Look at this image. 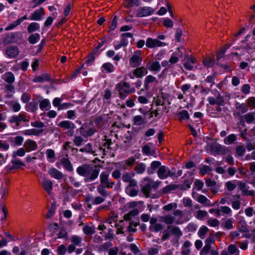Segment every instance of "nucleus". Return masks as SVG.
I'll return each mask as SVG.
<instances>
[{
    "instance_id": "obj_26",
    "label": "nucleus",
    "mask_w": 255,
    "mask_h": 255,
    "mask_svg": "<svg viewBox=\"0 0 255 255\" xmlns=\"http://www.w3.org/2000/svg\"><path fill=\"white\" fill-rule=\"evenodd\" d=\"M44 8L40 7L39 9L35 10L32 13L30 18L31 20H39L41 19V16L44 14Z\"/></svg>"
},
{
    "instance_id": "obj_27",
    "label": "nucleus",
    "mask_w": 255,
    "mask_h": 255,
    "mask_svg": "<svg viewBox=\"0 0 255 255\" xmlns=\"http://www.w3.org/2000/svg\"><path fill=\"white\" fill-rule=\"evenodd\" d=\"M51 81V78L47 73H44L41 75L37 76L34 77L33 81L35 83H42L44 81Z\"/></svg>"
},
{
    "instance_id": "obj_11",
    "label": "nucleus",
    "mask_w": 255,
    "mask_h": 255,
    "mask_svg": "<svg viewBox=\"0 0 255 255\" xmlns=\"http://www.w3.org/2000/svg\"><path fill=\"white\" fill-rule=\"evenodd\" d=\"M145 45L147 47L151 49L165 46L166 44L157 39L148 37L146 40Z\"/></svg>"
},
{
    "instance_id": "obj_6",
    "label": "nucleus",
    "mask_w": 255,
    "mask_h": 255,
    "mask_svg": "<svg viewBox=\"0 0 255 255\" xmlns=\"http://www.w3.org/2000/svg\"><path fill=\"white\" fill-rule=\"evenodd\" d=\"M58 126L64 129L68 130L65 132L68 136H73L74 129L76 128V126L72 122L68 120L62 121L59 123Z\"/></svg>"
},
{
    "instance_id": "obj_56",
    "label": "nucleus",
    "mask_w": 255,
    "mask_h": 255,
    "mask_svg": "<svg viewBox=\"0 0 255 255\" xmlns=\"http://www.w3.org/2000/svg\"><path fill=\"white\" fill-rule=\"evenodd\" d=\"M25 151L23 148H19L17 151H14L12 153V157H17V156L22 157L24 156Z\"/></svg>"
},
{
    "instance_id": "obj_52",
    "label": "nucleus",
    "mask_w": 255,
    "mask_h": 255,
    "mask_svg": "<svg viewBox=\"0 0 255 255\" xmlns=\"http://www.w3.org/2000/svg\"><path fill=\"white\" fill-rule=\"evenodd\" d=\"M83 231L84 233L86 235H93L95 233V229L93 227L85 225L83 227Z\"/></svg>"
},
{
    "instance_id": "obj_24",
    "label": "nucleus",
    "mask_w": 255,
    "mask_h": 255,
    "mask_svg": "<svg viewBox=\"0 0 255 255\" xmlns=\"http://www.w3.org/2000/svg\"><path fill=\"white\" fill-rule=\"evenodd\" d=\"M48 173L52 177L57 180L62 179L64 176L62 172L54 167L48 170Z\"/></svg>"
},
{
    "instance_id": "obj_5",
    "label": "nucleus",
    "mask_w": 255,
    "mask_h": 255,
    "mask_svg": "<svg viewBox=\"0 0 255 255\" xmlns=\"http://www.w3.org/2000/svg\"><path fill=\"white\" fill-rule=\"evenodd\" d=\"M8 121L10 124H15L16 128L20 127L21 122H29V117L24 113H20L18 115H14L10 116Z\"/></svg>"
},
{
    "instance_id": "obj_8",
    "label": "nucleus",
    "mask_w": 255,
    "mask_h": 255,
    "mask_svg": "<svg viewBox=\"0 0 255 255\" xmlns=\"http://www.w3.org/2000/svg\"><path fill=\"white\" fill-rule=\"evenodd\" d=\"M79 130L80 134L84 137L92 136L96 132L95 129L88 124H84L79 128Z\"/></svg>"
},
{
    "instance_id": "obj_58",
    "label": "nucleus",
    "mask_w": 255,
    "mask_h": 255,
    "mask_svg": "<svg viewBox=\"0 0 255 255\" xmlns=\"http://www.w3.org/2000/svg\"><path fill=\"white\" fill-rule=\"evenodd\" d=\"M146 166L144 164H138L135 167V171L138 174L143 173L145 170Z\"/></svg>"
},
{
    "instance_id": "obj_57",
    "label": "nucleus",
    "mask_w": 255,
    "mask_h": 255,
    "mask_svg": "<svg viewBox=\"0 0 255 255\" xmlns=\"http://www.w3.org/2000/svg\"><path fill=\"white\" fill-rule=\"evenodd\" d=\"M234 226V221L233 219H229L226 220L224 223V227L226 229H231Z\"/></svg>"
},
{
    "instance_id": "obj_41",
    "label": "nucleus",
    "mask_w": 255,
    "mask_h": 255,
    "mask_svg": "<svg viewBox=\"0 0 255 255\" xmlns=\"http://www.w3.org/2000/svg\"><path fill=\"white\" fill-rule=\"evenodd\" d=\"M2 78L6 82L9 84L13 83L15 80L14 74L11 72L5 73Z\"/></svg>"
},
{
    "instance_id": "obj_17",
    "label": "nucleus",
    "mask_w": 255,
    "mask_h": 255,
    "mask_svg": "<svg viewBox=\"0 0 255 255\" xmlns=\"http://www.w3.org/2000/svg\"><path fill=\"white\" fill-rule=\"evenodd\" d=\"M140 56V50H137L130 59V64L131 66L135 67L139 66L142 62Z\"/></svg>"
},
{
    "instance_id": "obj_55",
    "label": "nucleus",
    "mask_w": 255,
    "mask_h": 255,
    "mask_svg": "<svg viewBox=\"0 0 255 255\" xmlns=\"http://www.w3.org/2000/svg\"><path fill=\"white\" fill-rule=\"evenodd\" d=\"M208 216V213L206 211L199 210L197 211L196 214V218L201 220H204Z\"/></svg>"
},
{
    "instance_id": "obj_46",
    "label": "nucleus",
    "mask_w": 255,
    "mask_h": 255,
    "mask_svg": "<svg viewBox=\"0 0 255 255\" xmlns=\"http://www.w3.org/2000/svg\"><path fill=\"white\" fill-rule=\"evenodd\" d=\"M195 63V60L193 58H188L184 64V66L186 70H192L194 69L193 64Z\"/></svg>"
},
{
    "instance_id": "obj_39",
    "label": "nucleus",
    "mask_w": 255,
    "mask_h": 255,
    "mask_svg": "<svg viewBox=\"0 0 255 255\" xmlns=\"http://www.w3.org/2000/svg\"><path fill=\"white\" fill-rule=\"evenodd\" d=\"M47 159L49 162L53 163L55 161L56 155L55 151L52 149H48L46 151Z\"/></svg>"
},
{
    "instance_id": "obj_19",
    "label": "nucleus",
    "mask_w": 255,
    "mask_h": 255,
    "mask_svg": "<svg viewBox=\"0 0 255 255\" xmlns=\"http://www.w3.org/2000/svg\"><path fill=\"white\" fill-rule=\"evenodd\" d=\"M146 68L153 73H157L161 70V65L159 61L153 60L147 64Z\"/></svg>"
},
{
    "instance_id": "obj_20",
    "label": "nucleus",
    "mask_w": 255,
    "mask_h": 255,
    "mask_svg": "<svg viewBox=\"0 0 255 255\" xmlns=\"http://www.w3.org/2000/svg\"><path fill=\"white\" fill-rule=\"evenodd\" d=\"M157 219L151 218L150 220L149 229L152 232H157L163 229L164 226L160 223H157Z\"/></svg>"
},
{
    "instance_id": "obj_14",
    "label": "nucleus",
    "mask_w": 255,
    "mask_h": 255,
    "mask_svg": "<svg viewBox=\"0 0 255 255\" xmlns=\"http://www.w3.org/2000/svg\"><path fill=\"white\" fill-rule=\"evenodd\" d=\"M116 89L119 92L120 98L125 99L128 95L127 83L126 82H121L117 85Z\"/></svg>"
},
{
    "instance_id": "obj_2",
    "label": "nucleus",
    "mask_w": 255,
    "mask_h": 255,
    "mask_svg": "<svg viewBox=\"0 0 255 255\" xmlns=\"http://www.w3.org/2000/svg\"><path fill=\"white\" fill-rule=\"evenodd\" d=\"M118 149V145L113 141L112 139L107 138L103 139L100 145V149L103 152L104 155H107L110 157H114L115 152Z\"/></svg>"
},
{
    "instance_id": "obj_32",
    "label": "nucleus",
    "mask_w": 255,
    "mask_h": 255,
    "mask_svg": "<svg viewBox=\"0 0 255 255\" xmlns=\"http://www.w3.org/2000/svg\"><path fill=\"white\" fill-rule=\"evenodd\" d=\"M25 110L29 112H34L38 109V102L31 101L25 105Z\"/></svg>"
},
{
    "instance_id": "obj_54",
    "label": "nucleus",
    "mask_w": 255,
    "mask_h": 255,
    "mask_svg": "<svg viewBox=\"0 0 255 255\" xmlns=\"http://www.w3.org/2000/svg\"><path fill=\"white\" fill-rule=\"evenodd\" d=\"M207 225L212 227H216L219 226L220 222L216 219L210 218L207 220Z\"/></svg>"
},
{
    "instance_id": "obj_64",
    "label": "nucleus",
    "mask_w": 255,
    "mask_h": 255,
    "mask_svg": "<svg viewBox=\"0 0 255 255\" xmlns=\"http://www.w3.org/2000/svg\"><path fill=\"white\" fill-rule=\"evenodd\" d=\"M228 252L230 255H234L238 253L239 250L235 245H230L228 247Z\"/></svg>"
},
{
    "instance_id": "obj_49",
    "label": "nucleus",
    "mask_w": 255,
    "mask_h": 255,
    "mask_svg": "<svg viewBox=\"0 0 255 255\" xmlns=\"http://www.w3.org/2000/svg\"><path fill=\"white\" fill-rule=\"evenodd\" d=\"M161 163L158 161H154L151 162L150 167L148 169L147 172L149 174L152 173L158 167H160Z\"/></svg>"
},
{
    "instance_id": "obj_60",
    "label": "nucleus",
    "mask_w": 255,
    "mask_h": 255,
    "mask_svg": "<svg viewBox=\"0 0 255 255\" xmlns=\"http://www.w3.org/2000/svg\"><path fill=\"white\" fill-rule=\"evenodd\" d=\"M67 251V248L64 245H61L57 249L58 255H64Z\"/></svg>"
},
{
    "instance_id": "obj_36",
    "label": "nucleus",
    "mask_w": 255,
    "mask_h": 255,
    "mask_svg": "<svg viewBox=\"0 0 255 255\" xmlns=\"http://www.w3.org/2000/svg\"><path fill=\"white\" fill-rule=\"evenodd\" d=\"M101 70L103 72L112 73L114 71L115 68L112 63L107 62L102 65Z\"/></svg>"
},
{
    "instance_id": "obj_59",
    "label": "nucleus",
    "mask_w": 255,
    "mask_h": 255,
    "mask_svg": "<svg viewBox=\"0 0 255 255\" xmlns=\"http://www.w3.org/2000/svg\"><path fill=\"white\" fill-rule=\"evenodd\" d=\"M114 236H115V235L114 234L113 230L111 228H109L108 229V233H106L104 236L105 240L106 241L112 240V239H114Z\"/></svg>"
},
{
    "instance_id": "obj_10",
    "label": "nucleus",
    "mask_w": 255,
    "mask_h": 255,
    "mask_svg": "<svg viewBox=\"0 0 255 255\" xmlns=\"http://www.w3.org/2000/svg\"><path fill=\"white\" fill-rule=\"evenodd\" d=\"M25 164L17 157H12L10 163H9L5 167L7 171L17 169L20 168L21 166H24Z\"/></svg>"
},
{
    "instance_id": "obj_37",
    "label": "nucleus",
    "mask_w": 255,
    "mask_h": 255,
    "mask_svg": "<svg viewBox=\"0 0 255 255\" xmlns=\"http://www.w3.org/2000/svg\"><path fill=\"white\" fill-rule=\"evenodd\" d=\"M39 108L41 111L48 110L51 108V103L49 99H43L39 103Z\"/></svg>"
},
{
    "instance_id": "obj_43",
    "label": "nucleus",
    "mask_w": 255,
    "mask_h": 255,
    "mask_svg": "<svg viewBox=\"0 0 255 255\" xmlns=\"http://www.w3.org/2000/svg\"><path fill=\"white\" fill-rule=\"evenodd\" d=\"M197 201L199 203L204 204L205 206L208 207L212 206L214 205V204L211 203L210 200H209L205 196L203 195H200L198 197Z\"/></svg>"
},
{
    "instance_id": "obj_44",
    "label": "nucleus",
    "mask_w": 255,
    "mask_h": 255,
    "mask_svg": "<svg viewBox=\"0 0 255 255\" xmlns=\"http://www.w3.org/2000/svg\"><path fill=\"white\" fill-rule=\"evenodd\" d=\"M40 39V34L37 33H35L30 35L28 38V40L30 44H34L38 42Z\"/></svg>"
},
{
    "instance_id": "obj_15",
    "label": "nucleus",
    "mask_w": 255,
    "mask_h": 255,
    "mask_svg": "<svg viewBox=\"0 0 255 255\" xmlns=\"http://www.w3.org/2000/svg\"><path fill=\"white\" fill-rule=\"evenodd\" d=\"M22 37V34L20 32L9 33L6 36L4 41L5 43H15Z\"/></svg>"
},
{
    "instance_id": "obj_25",
    "label": "nucleus",
    "mask_w": 255,
    "mask_h": 255,
    "mask_svg": "<svg viewBox=\"0 0 255 255\" xmlns=\"http://www.w3.org/2000/svg\"><path fill=\"white\" fill-rule=\"evenodd\" d=\"M42 184L44 189L50 195L53 189V183L51 180L47 178H44L42 180Z\"/></svg>"
},
{
    "instance_id": "obj_51",
    "label": "nucleus",
    "mask_w": 255,
    "mask_h": 255,
    "mask_svg": "<svg viewBox=\"0 0 255 255\" xmlns=\"http://www.w3.org/2000/svg\"><path fill=\"white\" fill-rule=\"evenodd\" d=\"M181 55L179 53V52H174L171 56L169 60V62L172 64L176 63L178 62L179 57H181Z\"/></svg>"
},
{
    "instance_id": "obj_61",
    "label": "nucleus",
    "mask_w": 255,
    "mask_h": 255,
    "mask_svg": "<svg viewBox=\"0 0 255 255\" xmlns=\"http://www.w3.org/2000/svg\"><path fill=\"white\" fill-rule=\"evenodd\" d=\"M221 211L222 213L228 215L229 216H232V210L228 206H221Z\"/></svg>"
},
{
    "instance_id": "obj_23",
    "label": "nucleus",
    "mask_w": 255,
    "mask_h": 255,
    "mask_svg": "<svg viewBox=\"0 0 255 255\" xmlns=\"http://www.w3.org/2000/svg\"><path fill=\"white\" fill-rule=\"evenodd\" d=\"M6 54L10 58H15L19 54V50L17 47L10 46L6 49Z\"/></svg>"
},
{
    "instance_id": "obj_50",
    "label": "nucleus",
    "mask_w": 255,
    "mask_h": 255,
    "mask_svg": "<svg viewBox=\"0 0 255 255\" xmlns=\"http://www.w3.org/2000/svg\"><path fill=\"white\" fill-rule=\"evenodd\" d=\"M209 229L205 226H202L198 231V235L201 239L205 238V235L208 232Z\"/></svg>"
},
{
    "instance_id": "obj_30",
    "label": "nucleus",
    "mask_w": 255,
    "mask_h": 255,
    "mask_svg": "<svg viewBox=\"0 0 255 255\" xmlns=\"http://www.w3.org/2000/svg\"><path fill=\"white\" fill-rule=\"evenodd\" d=\"M43 129H36V128H31L26 129L24 131V134L26 135H36L39 136L40 134H41L43 132Z\"/></svg>"
},
{
    "instance_id": "obj_28",
    "label": "nucleus",
    "mask_w": 255,
    "mask_h": 255,
    "mask_svg": "<svg viewBox=\"0 0 255 255\" xmlns=\"http://www.w3.org/2000/svg\"><path fill=\"white\" fill-rule=\"evenodd\" d=\"M23 146L28 151L34 150L37 148L36 142L31 139L26 140L24 142Z\"/></svg>"
},
{
    "instance_id": "obj_13",
    "label": "nucleus",
    "mask_w": 255,
    "mask_h": 255,
    "mask_svg": "<svg viewBox=\"0 0 255 255\" xmlns=\"http://www.w3.org/2000/svg\"><path fill=\"white\" fill-rule=\"evenodd\" d=\"M138 191L139 188L136 182L133 179L128 178V195L134 197L137 195Z\"/></svg>"
},
{
    "instance_id": "obj_12",
    "label": "nucleus",
    "mask_w": 255,
    "mask_h": 255,
    "mask_svg": "<svg viewBox=\"0 0 255 255\" xmlns=\"http://www.w3.org/2000/svg\"><path fill=\"white\" fill-rule=\"evenodd\" d=\"M214 241L211 238H207L205 242V246L200 253V255H208L214 246Z\"/></svg>"
},
{
    "instance_id": "obj_47",
    "label": "nucleus",
    "mask_w": 255,
    "mask_h": 255,
    "mask_svg": "<svg viewBox=\"0 0 255 255\" xmlns=\"http://www.w3.org/2000/svg\"><path fill=\"white\" fill-rule=\"evenodd\" d=\"M58 238L59 239H62L66 241L68 239V233L66 229L65 228H61L60 229L59 233H58Z\"/></svg>"
},
{
    "instance_id": "obj_48",
    "label": "nucleus",
    "mask_w": 255,
    "mask_h": 255,
    "mask_svg": "<svg viewBox=\"0 0 255 255\" xmlns=\"http://www.w3.org/2000/svg\"><path fill=\"white\" fill-rule=\"evenodd\" d=\"M74 145L76 146H80L84 141V137L81 135H75L73 140Z\"/></svg>"
},
{
    "instance_id": "obj_63",
    "label": "nucleus",
    "mask_w": 255,
    "mask_h": 255,
    "mask_svg": "<svg viewBox=\"0 0 255 255\" xmlns=\"http://www.w3.org/2000/svg\"><path fill=\"white\" fill-rule=\"evenodd\" d=\"M20 24L18 19L13 21L12 23L9 24L5 28V30L8 31L14 29L17 25Z\"/></svg>"
},
{
    "instance_id": "obj_35",
    "label": "nucleus",
    "mask_w": 255,
    "mask_h": 255,
    "mask_svg": "<svg viewBox=\"0 0 255 255\" xmlns=\"http://www.w3.org/2000/svg\"><path fill=\"white\" fill-rule=\"evenodd\" d=\"M167 228L171 234L178 238L180 237L182 235V231L178 227L172 226H168Z\"/></svg>"
},
{
    "instance_id": "obj_29",
    "label": "nucleus",
    "mask_w": 255,
    "mask_h": 255,
    "mask_svg": "<svg viewBox=\"0 0 255 255\" xmlns=\"http://www.w3.org/2000/svg\"><path fill=\"white\" fill-rule=\"evenodd\" d=\"M147 68L140 67L134 70L133 74L137 78H142L148 73Z\"/></svg>"
},
{
    "instance_id": "obj_3",
    "label": "nucleus",
    "mask_w": 255,
    "mask_h": 255,
    "mask_svg": "<svg viewBox=\"0 0 255 255\" xmlns=\"http://www.w3.org/2000/svg\"><path fill=\"white\" fill-rule=\"evenodd\" d=\"M161 183L160 181H153L151 179H145L141 190L146 196L148 197L151 192L156 190Z\"/></svg>"
},
{
    "instance_id": "obj_16",
    "label": "nucleus",
    "mask_w": 255,
    "mask_h": 255,
    "mask_svg": "<svg viewBox=\"0 0 255 255\" xmlns=\"http://www.w3.org/2000/svg\"><path fill=\"white\" fill-rule=\"evenodd\" d=\"M128 168V160H125L124 163L120 164L118 168V170L122 175V180L125 182H128V172L127 171Z\"/></svg>"
},
{
    "instance_id": "obj_1",
    "label": "nucleus",
    "mask_w": 255,
    "mask_h": 255,
    "mask_svg": "<svg viewBox=\"0 0 255 255\" xmlns=\"http://www.w3.org/2000/svg\"><path fill=\"white\" fill-rule=\"evenodd\" d=\"M100 168L97 166L84 164L78 166L76 172L81 176L84 177L85 183L91 182L98 178L100 173Z\"/></svg>"
},
{
    "instance_id": "obj_18",
    "label": "nucleus",
    "mask_w": 255,
    "mask_h": 255,
    "mask_svg": "<svg viewBox=\"0 0 255 255\" xmlns=\"http://www.w3.org/2000/svg\"><path fill=\"white\" fill-rule=\"evenodd\" d=\"M154 11V9L151 7L144 6L139 8L136 13L138 17H145L151 15Z\"/></svg>"
},
{
    "instance_id": "obj_34",
    "label": "nucleus",
    "mask_w": 255,
    "mask_h": 255,
    "mask_svg": "<svg viewBox=\"0 0 255 255\" xmlns=\"http://www.w3.org/2000/svg\"><path fill=\"white\" fill-rule=\"evenodd\" d=\"M194 188L193 189L192 197L193 198H196V193L194 191V189H196L197 190H200L202 189L204 186V182L200 180L196 179L194 182Z\"/></svg>"
},
{
    "instance_id": "obj_62",
    "label": "nucleus",
    "mask_w": 255,
    "mask_h": 255,
    "mask_svg": "<svg viewBox=\"0 0 255 255\" xmlns=\"http://www.w3.org/2000/svg\"><path fill=\"white\" fill-rule=\"evenodd\" d=\"M94 122L98 127L101 128L104 124L103 117L100 116L96 117V118L94 120Z\"/></svg>"
},
{
    "instance_id": "obj_38",
    "label": "nucleus",
    "mask_w": 255,
    "mask_h": 255,
    "mask_svg": "<svg viewBox=\"0 0 255 255\" xmlns=\"http://www.w3.org/2000/svg\"><path fill=\"white\" fill-rule=\"evenodd\" d=\"M40 24L37 22H33L30 23L27 26V31L29 33H33L39 30Z\"/></svg>"
},
{
    "instance_id": "obj_22",
    "label": "nucleus",
    "mask_w": 255,
    "mask_h": 255,
    "mask_svg": "<svg viewBox=\"0 0 255 255\" xmlns=\"http://www.w3.org/2000/svg\"><path fill=\"white\" fill-rule=\"evenodd\" d=\"M242 199L240 196L233 195L230 199V204L233 209L238 210L241 208Z\"/></svg>"
},
{
    "instance_id": "obj_33",
    "label": "nucleus",
    "mask_w": 255,
    "mask_h": 255,
    "mask_svg": "<svg viewBox=\"0 0 255 255\" xmlns=\"http://www.w3.org/2000/svg\"><path fill=\"white\" fill-rule=\"evenodd\" d=\"M61 163L64 167L69 171H72L73 170L72 163L70 160L67 158L63 157L61 159Z\"/></svg>"
},
{
    "instance_id": "obj_7",
    "label": "nucleus",
    "mask_w": 255,
    "mask_h": 255,
    "mask_svg": "<svg viewBox=\"0 0 255 255\" xmlns=\"http://www.w3.org/2000/svg\"><path fill=\"white\" fill-rule=\"evenodd\" d=\"M100 185L105 186L107 188H113L115 184L114 181H112L109 178V174L106 171L102 172L100 174Z\"/></svg>"
},
{
    "instance_id": "obj_9",
    "label": "nucleus",
    "mask_w": 255,
    "mask_h": 255,
    "mask_svg": "<svg viewBox=\"0 0 255 255\" xmlns=\"http://www.w3.org/2000/svg\"><path fill=\"white\" fill-rule=\"evenodd\" d=\"M158 177L161 179H165L168 177H172L175 173L171 171L169 168L165 166H161L159 167L157 171Z\"/></svg>"
},
{
    "instance_id": "obj_53",
    "label": "nucleus",
    "mask_w": 255,
    "mask_h": 255,
    "mask_svg": "<svg viewBox=\"0 0 255 255\" xmlns=\"http://www.w3.org/2000/svg\"><path fill=\"white\" fill-rule=\"evenodd\" d=\"M236 138L237 136L235 134H230L224 139V143L226 144H231L236 140Z\"/></svg>"
},
{
    "instance_id": "obj_40",
    "label": "nucleus",
    "mask_w": 255,
    "mask_h": 255,
    "mask_svg": "<svg viewBox=\"0 0 255 255\" xmlns=\"http://www.w3.org/2000/svg\"><path fill=\"white\" fill-rule=\"evenodd\" d=\"M106 188L107 187L105 186H103L100 184L97 186V190L98 192L103 197H107L110 194V192L106 189Z\"/></svg>"
},
{
    "instance_id": "obj_21",
    "label": "nucleus",
    "mask_w": 255,
    "mask_h": 255,
    "mask_svg": "<svg viewBox=\"0 0 255 255\" xmlns=\"http://www.w3.org/2000/svg\"><path fill=\"white\" fill-rule=\"evenodd\" d=\"M159 221L165 223L166 224L170 225L173 223L180 224L181 223L179 220L175 221V217L171 215H167L159 217Z\"/></svg>"
},
{
    "instance_id": "obj_42",
    "label": "nucleus",
    "mask_w": 255,
    "mask_h": 255,
    "mask_svg": "<svg viewBox=\"0 0 255 255\" xmlns=\"http://www.w3.org/2000/svg\"><path fill=\"white\" fill-rule=\"evenodd\" d=\"M79 151L81 152L94 154L95 151L93 149L92 145L90 143H87L84 146L80 148Z\"/></svg>"
},
{
    "instance_id": "obj_45",
    "label": "nucleus",
    "mask_w": 255,
    "mask_h": 255,
    "mask_svg": "<svg viewBox=\"0 0 255 255\" xmlns=\"http://www.w3.org/2000/svg\"><path fill=\"white\" fill-rule=\"evenodd\" d=\"M242 119L245 120L246 122L250 124L255 121V114L254 113H249L244 115Z\"/></svg>"
},
{
    "instance_id": "obj_31",
    "label": "nucleus",
    "mask_w": 255,
    "mask_h": 255,
    "mask_svg": "<svg viewBox=\"0 0 255 255\" xmlns=\"http://www.w3.org/2000/svg\"><path fill=\"white\" fill-rule=\"evenodd\" d=\"M109 223L111 225L112 227H113L112 225L113 222H110ZM113 224L114 226L117 228V234H124V232L123 231L124 224L123 220H121L118 223H113Z\"/></svg>"
},
{
    "instance_id": "obj_4",
    "label": "nucleus",
    "mask_w": 255,
    "mask_h": 255,
    "mask_svg": "<svg viewBox=\"0 0 255 255\" xmlns=\"http://www.w3.org/2000/svg\"><path fill=\"white\" fill-rule=\"evenodd\" d=\"M120 31L125 32L120 35V40L114 42V46L115 50L125 47L128 45V25H125L121 27Z\"/></svg>"
}]
</instances>
